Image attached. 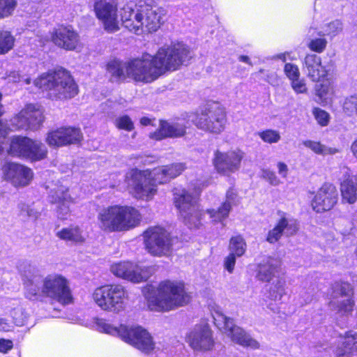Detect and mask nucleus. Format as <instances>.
<instances>
[{
    "mask_svg": "<svg viewBox=\"0 0 357 357\" xmlns=\"http://www.w3.org/2000/svg\"><path fill=\"white\" fill-rule=\"evenodd\" d=\"M192 56L188 46L178 43L160 47L154 56L144 54L141 59L126 63L118 60L110 61L107 70L114 81L128 77L136 82L151 83L166 72L174 71L187 65Z\"/></svg>",
    "mask_w": 357,
    "mask_h": 357,
    "instance_id": "f257e3e1",
    "label": "nucleus"
},
{
    "mask_svg": "<svg viewBox=\"0 0 357 357\" xmlns=\"http://www.w3.org/2000/svg\"><path fill=\"white\" fill-rule=\"evenodd\" d=\"M24 296L31 301L48 297L67 304L72 300L68 280L60 275H48L44 278L40 271L30 264L22 273Z\"/></svg>",
    "mask_w": 357,
    "mask_h": 357,
    "instance_id": "f03ea898",
    "label": "nucleus"
},
{
    "mask_svg": "<svg viewBox=\"0 0 357 357\" xmlns=\"http://www.w3.org/2000/svg\"><path fill=\"white\" fill-rule=\"evenodd\" d=\"M145 296L149 308L156 312L174 310L190 300L183 283L168 280L160 282L155 288L152 287Z\"/></svg>",
    "mask_w": 357,
    "mask_h": 357,
    "instance_id": "7ed1b4c3",
    "label": "nucleus"
},
{
    "mask_svg": "<svg viewBox=\"0 0 357 357\" xmlns=\"http://www.w3.org/2000/svg\"><path fill=\"white\" fill-rule=\"evenodd\" d=\"M140 220L137 210L130 206H112L102 209L98 215L99 227L105 231L127 230Z\"/></svg>",
    "mask_w": 357,
    "mask_h": 357,
    "instance_id": "20e7f679",
    "label": "nucleus"
},
{
    "mask_svg": "<svg viewBox=\"0 0 357 357\" xmlns=\"http://www.w3.org/2000/svg\"><path fill=\"white\" fill-rule=\"evenodd\" d=\"M126 178L128 186L139 199H149L155 193L157 184L169 181L164 166L155 168L152 172L132 169Z\"/></svg>",
    "mask_w": 357,
    "mask_h": 357,
    "instance_id": "39448f33",
    "label": "nucleus"
},
{
    "mask_svg": "<svg viewBox=\"0 0 357 357\" xmlns=\"http://www.w3.org/2000/svg\"><path fill=\"white\" fill-rule=\"evenodd\" d=\"M34 83L36 86L48 90L50 96L56 99L72 98L78 92L75 81L63 68L43 74Z\"/></svg>",
    "mask_w": 357,
    "mask_h": 357,
    "instance_id": "423d86ee",
    "label": "nucleus"
},
{
    "mask_svg": "<svg viewBox=\"0 0 357 357\" xmlns=\"http://www.w3.org/2000/svg\"><path fill=\"white\" fill-rule=\"evenodd\" d=\"M97 325L105 333L121 337L124 342L145 354L155 349V342L151 334L141 326L128 327L121 325L115 327L102 319L98 320Z\"/></svg>",
    "mask_w": 357,
    "mask_h": 357,
    "instance_id": "0eeeda50",
    "label": "nucleus"
},
{
    "mask_svg": "<svg viewBox=\"0 0 357 357\" xmlns=\"http://www.w3.org/2000/svg\"><path fill=\"white\" fill-rule=\"evenodd\" d=\"M193 122L199 130L211 134L219 135L226 128L227 112L220 103L208 102L196 114Z\"/></svg>",
    "mask_w": 357,
    "mask_h": 357,
    "instance_id": "6e6552de",
    "label": "nucleus"
},
{
    "mask_svg": "<svg viewBox=\"0 0 357 357\" xmlns=\"http://www.w3.org/2000/svg\"><path fill=\"white\" fill-rule=\"evenodd\" d=\"M92 299L102 310L119 313L126 307L128 294L121 285L107 284L96 288Z\"/></svg>",
    "mask_w": 357,
    "mask_h": 357,
    "instance_id": "1a4fd4ad",
    "label": "nucleus"
},
{
    "mask_svg": "<svg viewBox=\"0 0 357 357\" xmlns=\"http://www.w3.org/2000/svg\"><path fill=\"white\" fill-rule=\"evenodd\" d=\"M212 316L215 326L232 342L244 347H250L254 349L259 348V343L256 340L242 328L234 324V320L225 316L221 311L215 310Z\"/></svg>",
    "mask_w": 357,
    "mask_h": 357,
    "instance_id": "9d476101",
    "label": "nucleus"
},
{
    "mask_svg": "<svg viewBox=\"0 0 357 357\" xmlns=\"http://www.w3.org/2000/svg\"><path fill=\"white\" fill-rule=\"evenodd\" d=\"M329 307L342 316H348L354 310L355 301L351 284L337 281L331 284Z\"/></svg>",
    "mask_w": 357,
    "mask_h": 357,
    "instance_id": "9b49d317",
    "label": "nucleus"
},
{
    "mask_svg": "<svg viewBox=\"0 0 357 357\" xmlns=\"http://www.w3.org/2000/svg\"><path fill=\"white\" fill-rule=\"evenodd\" d=\"M174 204L185 225L190 228L199 227L202 213L195 196L185 190H178L174 193Z\"/></svg>",
    "mask_w": 357,
    "mask_h": 357,
    "instance_id": "f8f14e48",
    "label": "nucleus"
},
{
    "mask_svg": "<svg viewBox=\"0 0 357 357\" xmlns=\"http://www.w3.org/2000/svg\"><path fill=\"white\" fill-rule=\"evenodd\" d=\"M144 243L147 251L156 257L167 256L173 245V238L169 232L160 227L149 228L144 233Z\"/></svg>",
    "mask_w": 357,
    "mask_h": 357,
    "instance_id": "ddd939ff",
    "label": "nucleus"
},
{
    "mask_svg": "<svg viewBox=\"0 0 357 357\" xmlns=\"http://www.w3.org/2000/svg\"><path fill=\"white\" fill-rule=\"evenodd\" d=\"M44 121L43 111L34 105H28L10 120L15 130H36Z\"/></svg>",
    "mask_w": 357,
    "mask_h": 357,
    "instance_id": "4468645a",
    "label": "nucleus"
},
{
    "mask_svg": "<svg viewBox=\"0 0 357 357\" xmlns=\"http://www.w3.org/2000/svg\"><path fill=\"white\" fill-rule=\"evenodd\" d=\"M186 342L196 351H208L213 349L215 341L213 332L208 324L195 325L185 336Z\"/></svg>",
    "mask_w": 357,
    "mask_h": 357,
    "instance_id": "2eb2a0df",
    "label": "nucleus"
},
{
    "mask_svg": "<svg viewBox=\"0 0 357 357\" xmlns=\"http://www.w3.org/2000/svg\"><path fill=\"white\" fill-rule=\"evenodd\" d=\"M150 268L142 266L130 261L114 264L111 266L112 273L119 278L133 283H140L148 280L151 275Z\"/></svg>",
    "mask_w": 357,
    "mask_h": 357,
    "instance_id": "dca6fc26",
    "label": "nucleus"
},
{
    "mask_svg": "<svg viewBox=\"0 0 357 357\" xmlns=\"http://www.w3.org/2000/svg\"><path fill=\"white\" fill-rule=\"evenodd\" d=\"M243 158L240 150H230L227 152L217 150L214 153L213 162L219 174L229 176L238 171Z\"/></svg>",
    "mask_w": 357,
    "mask_h": 357,
    "instance_id": "f3484780",
    "label": "nucleus"
},
{
    "mask_svg": "<svg viewBox=\"0 0 357 357\" xmlns=\"http://www.w3.org/2000/svg\"><path fill=\"white\" fill-rule=\"evenodd\" d=\"M93 8L96 17L101 20L106 31L114 32L119 30L117 7L114 0H96Z\"/></svg>",
    "mask_w": 357,
    "mask_h": 357,
    "instance_id": "a211bd4d",
    "label": "nucleus"
},
{
    "mask_svg": "<svg viewBox=\"0 0 357 357\" xmlns=\"http://www.w3.org/2000/svg\"><path fill=\"white\" fill-rule=\"evenodd\" d=\"M337 197L338 192L335 186L330 183H325L314 197L312 207L317 213L329 211L337 203Z\"/></svg>",
    "mask_w": 357,
    "mask_h": 357,
    "instance_id": "6ab92c4d",
    "label": "nucleus"
},
{
    "mask_svg": "<svg viewBox=\"0 0 357 357\" xmlns=\"http://www.w3.org/2000/svg\"><path fill=\"white\" fill-rule=\"evenodd\" d=\"M4 178L15 187H24L33 178L32 170L22 165L10 162L3 167Z\"/></svg>",
    "mask_w": 357,
    "mask_h": 357,
    "instance_id": "aec40b11",
    "label": "nucleus"
},
{
    "mask_svg": "<svg viewBox=\"0 0 357 357\" xmlns=\"http://www.w3.org/2000/svg\"><path fill=\"white\" fill-rule=\"evenodd\" d=\"M135 7L133 8L129 5L124 6L121 13V20L123 26L129 31L141 34L144 32V6Z\"/></svg>",
    "mask_w": 357,
    "mask_h": 357,
    "instance_id": "412c9836",
    "label": "nucleus"
},
{
    "mask_svg": "<svg viewBox=\"0 0 357 357\" xmlns=\"http://www.w3.org/2000/svg\"><path fill=\"white\" fill-rule=\"evenodd\" d=\"M52 40L59 47L73 50L77 46L79 39L77 33L71 26H61L53 31Z\"/></svg>",
    "mask_w": 357,
    "mask_h": 357,
    "instance_id": "4be33fe9",
    "label": "nucleus"
},
{
    "mask_svg": "<svg viewBox=\"0 0 357 357\" xmlns=\"http://www.w3.org/2000/svg\"><path fill=\"white\" fill-rule=\"evenodd\" d=\"M303 70L312 82H319L328 75V70L321 64L320 56L314 54H307L303 62Z\"/></svg>",
    "mask_w": 357,
    "mask_h": 357,
    "instance_id": "5701e85b",
    "label": "nucleus"
},
{
    "mask_svg": "<svg viewBox=\"0 0 357 357\" xmlns=\"http://www.w3.org/2000/svg\"><path fill=\"white\" fill-rule=\"evenodd\" d=\"M186 127L178 122H170L161 120L158 128L149 135L150 138L162 140L166 138H178L185 135Z\"/></svg>",
    "mask_w": 357,
    "mask_h": 357,
    "instance_id": "b1692460",
    "label": "nucleus"
},
{
    "mask_svg": "<svg viewBox=\"0 0 357 357\" xmlns=\"http://www.w3.org/2000/svg\"><path fill=\"white\" fill-rule=\"evenodd\" d=\"M298 230L296 220L282 217L275 227L268 233L266 241L270 243H276L282 236L283 232L287 236L294 235Z\"/></svg>",
    "mask_w": 357,
    "mask_h": 357,
    "instance_id": "393cba45",
    "label": "nucleus"
},
{
    "mask_svg": "<svg viewBox=\"0 0 357 357\" xmlns=\"http://www.w3.org/2000/svg\"><path fill=\"white\" fill-rule=\"evenodd\" d=\"M335 357H351L357 355V332H347L334 350Z\"/></svg>",
    "mask_w": 357,
    "mask_h": 357,
    "instance_id": "a878e982",
    "label": "nucleus"
},
{
    "mask_svg": "<svg viewBox=\"0 0 357 357\" xmlns=\"http://www.w3.org/2000/svg\"><path fill=\"white\" fill-rule=\"evenodd\" d=\"M144 32L155 31L160 27L165 14V10L159 7L144 6Z\"/></svg>",
    "mask_w": 357,
    "mask_h": 357,
    "instance_id": "bb28decb",
    "label": "nucleus"
},
{
    "mask_svg": "<svg viewBox=\"0 0 357 357\" xmlns=\"http://www.w3.org/2000/svg\"><path fill=\"white\" fill-rule=\"evenodd\" d=\"M237 204V195L234 189H229L227 192L226 200L218 210L208 209L206 213L209 215L212 221L218 222L226 219L231 209L232 206Z\"/></svg>",
    "mask_w": 357,
    "mask_h": 357,
    "instance_id": "cd10ccee",
    "label": "nucleus"
},
{
    "mask_svg": "<svg viewBox=\"0 0 357 357\" xmlns=\"http://www.w3.org/2000/svg\"><path fill=\"white\" fill-rule=\"evenodd\" d=\"M278 273L276 261L272 258H266L258 264L256 269V278L263 282H269Z\"/></svg>",
    "mask_w": 357,
    "mask_h": 357,
    "instance_id": "c85d7f7f",
    "label": "nucleus"
},
{
    "mask_svg": "<svg viewBox=\"0 0 357 357\" xmlns=\"http://www.w3.org/2000/svg\"><path fill=\"white\" fill-rule=\"evenodd\" d=\"M31 139L27 137H13L10 142L8 153L12 156L26 160Z\"/></svg>",
    "mask_w": 357,
    "mask_h": 357,
    "instance_id": "c756f323",
    "label": "nucleus"
},
{
    "mask_svg": "<svg viewBox=\"0 0 357 357\" xmlns=\"http://www.w3.org/2000/svg\"><path fill=\"white\" fill-rule=\"evenodd\" d=\"M47 149L40 141L31 139L26 160L31 162L40 161L47 158Z\"/></svg>",
    "mask_w": 357,
    "mask_h": 357,
    "instance_id": "7c9ffc66",
    "label": "nucleus"
},
{
    "mask_svg": "<svg viewBox=\"0 0 357 357\" xmlns=\"http://www.w3.org/2000/svg\"><path fill=\"white\" fill-rule=\"evenodd\" d=\"M286 294V281L284 278H279L270 284L267 298L271 301L278 302L280 301L282 298Z\"/></svg>",
    "mask_w": 357,
    "mask_h": 357,
    "instance_id": "2f4dec72",
    "label": "nucleus"
},
{
    "mask_svg": "<svg viewBox=\"0 0 357 357\" xmlns=\"http://www.w3.org/2000/svg\"><path fill=\"white\" fill-rule=\"evenodd\" d=\"M59 238L73 243H83L85 240L82 231L78 227L64 228L56 233Z\"/></svg>",
    "mask_w": 357,
    "mask_h": 357,
    "instance_id": "473e14b6",
    "label": "nucleus"
},
{
    "mask_svg": "<svg viewBox=\"0 0 357 357\" xmlns=\"http://www.w3.org/2000/svg\"><path fill=\"white\" fill-rule=\"evenodd\" d=\"M342 199L353 204L357 199V188L352 179H346L341 183Z\"/></svg>",
    "mask_w": 357,
    "mask_h": 357,
    "instance_id": "72a5a7b5",
    "label": "nucleus"
},
{
    "mask_svg": "<svg viewBox=\"0 0 357 357\" xmlns=\"http://www.w3.org/2000/svg\"><path fill=\"white\" fill-rule=\"evenodd\" d=\"M303 145L310 149L313 152L319 155H334L339 152L338 149L333 147H328L321 144L319 142L306 140L303 142Z\"/></svg>",
    "mask_w": 357,
    "mask_h": 357,
    "instance_id": "f704fd0d",
    "label": "nucleus"
},
{
    "mask_svg": "<svg viewBox=\"0 0 357 357\" xmlns=\"http://www.w3.org/2000/svg\"><path fill=\"white\" fill-rule=\"evenodd\" d=\"M63 128H58L47 133L46 142L50 146L59 147L66 146Z\"/></svg>",
    "mask_w": 357,
    "mask_h": 357,
    "instance_id": "c9c22d12",
    "label": "nucleus"
},
{
    "mask_svg": "<svg viewBox=\"0 0 357 357\" xmlns=\"http://www.w3.org/2000/svg\"><path fill=\"white\" fill-rule=\"evenodd\" d=\"M229 249L231 253L241 257L246 250V243L241 236H234L230 239Z\"/></svg>",
    "mask_w": 357,
    "mask_h": 357,
    "instance_id": "e433bc0d",
    "label": "nucleus"
},
{
    "mask_svg": "<svg viewBox=\"0 0 357 357\" xmlns=\"http://www.w3.org/2000/svg\"><path fill=\"white\" fill-rule=\"evenodd\" d=\"M64 131L65 145L77 144L82 139V134L79 128L74 127H63Z\"/></svg>",
    "mask_w": 357,
    "mask_h": 357,
    "instance_id": "4c0bfd02",
    "label": "nucleus"
},
{
    "mask_svg": "<svg viewBox=\"0 0 357 357\" xmlns=\"http://www.w3.org/2000/svg\"><path fill=\"white\" fill-rule=\"evenodd\" d=\"M342 112L349 117L357 114V94L345 98L342 103Z\"/></svg>",
    "mask_w": 357,
    "mask_h": 357,
    "instance_id": "58836bf2",
    "label": "nucleus"
},
{
    "mask_svg": "<svg viewBox=\"0 0 357 357\" xmlns=\"http://www.w3.org/2000/svg\"><path fill=\"white\" fill-rule=\"evenodd\" d=\"M15 38L6 31H0V54L8 52L14 46Z\"/></svg>",
    "mask_w": 357,
    "mask_h": 357,
    "instance_id": "ea45409f",
    "label": "nucleus"
},
{
    "mask_svg": "<svg viewBox=\"0 0 357 357\" xmlns=\"http://www.w3.org/2000/svg\"><path fill=\"white\" fill-rule=\"evenodd\" d=\"M259 137L266 143L275 144L280 140L279 131L268 129L258 133Z\"/></svg>",
    "mask_w": 357,
    "mask_h": 357,
    "instance_id": "a19ab883",
    "label": "nucleus"
},
{
    "mask_svg": "<svg viewBox=\"0 0 357 357\" xmlns=\"http://www.w3.org/2000/svg\"><path fill=\"white\" fill-rule=\"evenodd\" d=\"M16 5L15 0H0V19L10 15Z\"/></svg>",
    "mask_w": 357,
    "mask_h": 357,
    "instance_id": "79ce46f5",
    "label": "nucleus"
},
{
    "mask_svg": "<svg viewBox=\"0 0 357 357\" xmlns=\"http://www.w3.org/2000/svg\"><path fill=\"white\" fill-rule=\"evenodd\" d=\"M342 24L340 20H335L328 23L324 27L325 35L334 37L342 31Z\"/></svg>",
    "mask_w": 357,
    "mask_h": 357,
    "instance_id": "37998d69",
    "label": "nucleus"
},
{
    "mask_svg": "<svg viewBox=\"0 0 357 357\" xmlns=\"http://www.w3.org/2000/svg\"><path fill=\"white\" fill-rule=\"evenodd\" d=\"M67 191L68 190L65 187H59L56 190L52 192V194L51 195V202L54 203H61L70 200L71 197L68 194Z\"/></svg>",
    "mask_w": 357,
    "mask_h": 357,
    "instance_id": "c03bdc74",
    "label": "nucleus"
},
{
    "mask_svg": "<svg viewBox=\"0 0 357 357\" xmlns=\"http://www.w3.org/2000/svg\"><path fill=\"white\" fill-rule=\"evenodd\" d=\"M115 125L119 129L125 130L126 131H132L134 129V123L131 119L127 115L116 118Z\"/></svg>",
    "mask_w": 357,
    "mask_h": 357,
    "instance_id": "a18cd8bd",
    "label": "nucleus"
},
{
    "mask_svg": "<svg viewBox=\"0 0 357 357\" xmlns=\"http://www.w3.org/2000/svg\"><path fill=\"white\" fill-rule=\"evenodd\" d=\"M164 167L169 180L181 174L185 169L183 163H175Z\"/></svg>",
    "mask_w": 357,
    "mask_h": 357,
    "instance_id": "49530a36",
    "label": "nucleus"
},
{
    "mask_svg": "<svg viewBox=\"0 0 357 357\" xmlns=\"http://www.w3.org/2000/svg\"><path fill=\"white\" fill-rule=\"evenodd\" d=\"M284 72L291 82L299 78L301 75L298 67L296 64L291 63H287L284 65Z\"/></svg>",
    "mask_w": 357,
    "mask_h": 357,
    "instance_id": "de8ad7c7",
    "label": "nucleus"
},
{
    "mask_svg": "<svg viewBox=\"0 0 357 357\" xmlns=\"http://www.w3.org/2000/svg\"><path fill=\"white\" fill-rule=\"evenodd\" d=\"M327 41L324 38H316L314 40H312L309 44L308 47L309 48L314 51L317 52L318 53L322 52L326 47Z\"/></svg>",
    "mask_w": 357,
    "mask_h": 357,
    "instance_id": "09e8293b",
    "label": "nucleus"
},
{
    "mask_svg": "<svg viewBox=\"0 0 357 357\" xmlns=\"http://www.w3.org/2000/svg\"><path fill=\"white\" fill-rule=\"evenodd\" d=\"M291 86L296 93H305L307 91L304 79L297 78L291 82Z\"/></svg>",
    "mask_w": 357,
    "mask_h": 357,
    "instance_id": "8fccbe9b",
    "label": "nucleus"
},
{
    "mask_svg": "<svg viewBox=\"0 0 357 357\" xmlns=\"http://www.w3.org/2000/svg\"><path fill=\"white\" fill-rule=\"evenodd\" d=\"M261 176L273 186L279 185L281 183L275 173L269 169H263Z\"/></svg>",
    "mask_w": 357,
    "mask_h": 357,
    "instance_id": "3c124183",
    "label": "nucleus"
},
{
    "mask_svg": "<svg viewBox=\"0 0 357 357\" xmlns=\"http://www.w3.org/2000/svg\"><path fill=\"white\" fill-rule=\"evenodd\" d=\"M314 114L318 123L321 126H326L329 121V114L324 110L315 109Z\"/></svg>",
    "mask_w": 357,
    "mask_h": 357,
    "instance_id": "603ef678",
    "label": "nucleus"
},
{
    "mask_svg": "<svg viewBox=\"0 0 357 357\" xmlns=\"http://www.w3.org/2000/svg\"><path fill=\"white\" fill-rule=\"evenodd\" d=\"M236 257L237 256L230 252L225 259V268L229 273H232L234 271Z\"/></svg>",
    "mask_w": 357,
    "mask_h": 357,
    "instance_id": "864d4df0",
    "label": "nucleus"
},
{
    "mask_svg": "<svg viewBox=\"0 0 357 357\" xmlns=\"http://www.w3.org/2000/svg\"><path fill=\"white\" fill-rule=\"evenodd\" d=\"M328 91V87L327 85L319 84L315 86V94L319 98V100L326 99Z\"/></svg>",
    "mask_w": 357,
    "mask_h": 357,
    "instance_id": "5fc2aeb1",
    "label": "nucleus"
},
{
    "mask_svg": "<svg viewBox=\"0 0 357 357\" xmlns=\"http://www.w3.org/2000/svg\"><path fill=\"white\" fill-rule=\"evenodd\" d=\"M70 202V200H68V202H63L60 203V204H61V205L58 207V211H57L58 217L60 219L65 220L67 218L68 215L69 213V211H70L68 204Z\"/></svg>",
    "mask_w": 357,
    "mask_h": 357,
    "instance_id": "6e6d98bb",
    "label": "nucleus"
},
{
    "mask_svg": "<svg viewBox=\"0 0 357 357\" xmlns=\"http://www.w3.org/2000/svg\"><path fill=\"white\" fill-rule=\"evenodd\" d=\"M13 342L11 340L0 339V352L7 353L13 348Z\"/></svg>",
    "mask_w": 357,
    "mask_h": 357,
    "instance_id": "4d7b16f0",
    "label": "nucleus"
},
{
    "mask_svg": "<svg viewBox=\"0 0 357 357\" xmlns=\"http://www.w3.org/2000/svg\"><path fill=\"white\" fill-rule=\"evenodd\" d=\"M278 174L284 178L287 177L289 168L287 165L283 162H279L277 164Z\"/></svg>",
    "mask_w": 357,
    "mask_h": 357,
    "instance_id": "13d9d810",
    "label": "nucleus"
},
{
    "mask_svg": "<svg viewBox=\"0 0 357 357\" xmlns=\"http://www.w3.org/2000/svg\"><path fill=\"white\" fill-rule=\"evenodd\" d=\"M13 326L6 319L0 318V331L8 332L12 331Z\"/></svg>",
    "mask_w": 357,
    "mask_h": 357,
    "instance_id": "bf43d9fd",
    "label": "nucleus"
},
{
    "mask_svg": "<svg viewBox=\"0 0 357 357\" xmlns=\"http://www.w3.org/2000/svg\"><path fill=\"white\" fill-rule=\"evenodd\" d=\"M6 79L8 82H17L20 81V76L17 72L12 71L8 75Z\"/></svg>",
    "mask_w": 357,
    "mask_h": 357,
    "instance_id": "052dcab7",
    "label": "nucleus"
},
{
    "mask_svg": "<svg viewBox=\"0 0 357 357\" xmlns=\"http://www.w3.org/2000/svg\"><path fill=\"white\" fill-rule=\"evenodd\" d=\"M313 293H314V288L312 287H310L307 289V290L306 291V292H305V294H306V296L305 298V303H308L312 301V298H313Z\"/></svg>",
    "mask_w": 357,
    "mask_h": 357,
    "instance_id": "680f3d73",
    "label": "nucleus"
},
{
    "mask_svg": "<svg viewBox=\"0 0 357 357\" xmlns=\"http://www.w3.org/2000/svg\"><path fill=\"white\" fill-rule=\"evenodd\" d=\"M351 151L353 155L357 159V139L352 142Z\"/></svg>",
    "mask_w": 357,
    "mask_h": 357,
    "instance_id": "e2e57ef3",
    "label": "nucleus"
},
{
    "mask_svg": "<svg viewBox=\"0 0 357 357\" xmlns=\"http://www.w3.org/2000/svg\"><path fill=\"white\" fill-rule=\"evenodd\" d=\"M239 61H241L242 62H244V63H248V64H249L250 66L252 65V63L250 61V58L248 56H244V55L240 56H239Z\"/></svg>",
    "mask_w": 357,
    "mask_h": 357,
    "instance_id": "0e129e2a",
    "label": "nucleus"
},
{
    "mask_svg": "<svg viewBox=\"0 0 357 357\" xmlns=\"http://www.w3.org/2000/svg\"><path fill=\"white\" fill-rule=\"evenodd\" d=\"M140 123L143 126H148L151 123V119L147 117H143L140 119Z\"/></svg>",
    "mask_w": 357,
    "mask_h": 357,
    "instance_id": "69168bd1",
    "label": "nucleus"
},
{
    "mask_svg": "<svg viewBox=\"0 0 357 357\" xmlns=\"http://www.w3.org/2000/svg\"><path fill=\"white\" fill-rule=\"evenodd\" d=\"M27 215L29 217H36V212L33 211L32 209H27Z\"/></svg>",
    "mask_w": 357,
    "mask_h": 357,
    "instance_id": "338daca9",
    "label": "nucleus"
},
{
    "mask_svg": "<svg viewBox=\"0 0 357 357\" xmlns=\"http://www.w3.org/2000/svg\"><path fill=\"white\" fill-rule=\"evenodd\" d=\"M267 307H268L271 310H272V311H273V312H278V307H276V306H275V305H273L272 304H268V305H267Z\"/></svg>",
    "mask_w": 357,
    "mask_h": 357,
    "instance_id": "774afa93",
    "label": "nucleus"
}]
</instances>
